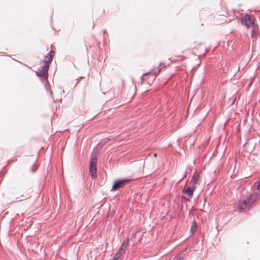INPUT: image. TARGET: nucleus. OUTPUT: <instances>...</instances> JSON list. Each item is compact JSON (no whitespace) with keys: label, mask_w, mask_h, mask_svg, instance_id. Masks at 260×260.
Returning a JSON list of instances; mask_svg holds the SVG:
<instances>
[{"label":"nucleus","mask_w":260,"mask_h":260,"mask_svg":"<svg viewBox=\"0 0 260 260\" xmlns=\"http://www.w3.org/2000/svg\"><path fill=\"white\" fill-rule=\"evenodd\" d=\"M196 187L193 186L192 187H188L184 190L185 193L189 197H191L193 194V191L195 189Z\"/></svg>","instance_id":"9"},{"label":"nucleus","mask_w":260,"mask_h":260,"mask_svg":"<svg viewBox=\"0 0 260 260\" xmlns=\"http://www.w3.org/2000/svg\"><path fill=\"white\" fill-rule=\"evenodd\" d=\"M96 162L97 160L95 157L91 158L89 165V171L92 179H94L96 177Z\"/></svg>","instance_id":"3"},{"label":"nucleus","mask_w":260,"mask_h":260,"mask_svg":"<svg viewBox=\"0 0 260 260\" xmlns=\"http://www.w3.org/2000/svg\"><path fill=\"white\" fill-rule=\"evenodd\" d=\"M41 70L36 72L38 76L46 78L48 74L49 66H41Z\"/></svg>","instance_id":"4"},{"label":"nucleus","mask_w":260,"mask_h":260,"mask_svg":"<svg viewBox=\"0 0 260 260\" xmlns=\"http://www.w3.org/2000/svg\"><path fill=\"white\" fill-rule=\"evenodd\" d=\"M177 260H184L183 258V257H179L178 258H177Z\"/></svg>","instance_id":"13"},{"label":"nucleus","mask_w":260,"mask_h":260,"mask_svg":"<svg viewBox=\"0 0 260 260\" xmlns=\"http://www.w3.org/2000/svg\"><path fill=\"white\" fill-rule=\"evenodd\" d=\"M257 27V26L256 25H254L253 26H252L251 28H252V29L251 32V37L253 38L254 37L255 35V31Z\"/></svg>","instance_id":"11"},{"label":"nucleus","mask_w":260,"mask_h":260,"mask_svg":"<svg viewBox=\"0 0 260 260\" xmlns=\"http://www.w3.org/2000/svg\"><path fill=\"white\" fill-rule=\"evenodd\" d=\"M196 222L193 221L191 226L190 231L191 232V233L193 234L194 233V232L196 231Z\"/></svg>","instance_id":"12"},{"label":"nucleus","mask_w":260,"mask_h":260,"mask_svg":"<svg viewBox=\"0 0 260 260\" xmlns=\"http://www.w3.org/2000/svg\"><path fill=\"white\" fill-rule=\"evenodd\" d=\"M161 69H158V68L156 69H153L151 70V71H149L147 73H144L142 77L143 80H144V78L147 75H151L152 76V79H154L156 76V75L159 73Z\"/></svg>","instance_id":"7"},{"label":"nucleus","mask_w":260,"mask_h":260,"mask_svg":"<svg viewBox=\"0 0 260 260\" xmlns=\"http://www.w3.org/2000/svg\"><path fill=\"white\" fill-rule=\"evenodd\" d=\"M199 175L196 173L194 174L192 176V180L191 182L192 183L193 185L195 184L199 180Z\"/></svg>","instance_id":"10"},{"label":"nucleus","mask_w":260,"mask_h":260,"mask_svg":"<svg viewBox=\"0 0 260 260\" xmlns=\"http://www.w3.org/2000/svg\"><path fill=\"white\" fill-rule=\"evenodd\" d=\"M196 48V47L195 46L192 47V49H194V48Z\"/></svg>","instance_id":"14"},{"label":"nucleus","mask_w":260,"mask_h":260,"mask_svg":"<svg viewBox=\"0 0 260 260\" xmlns=\"http://www.w3.org/2000/svg\"><path fill=\"white\" fill-rule=\"evenodd\" d=\"M254 18L252 15H245L241 17L242 23L247 27H251L254 25Z\"/></svg>","instance_id":"2"},{"label":"nucleus","mask_w":260,"mask_h":260,"mask_svg":"<svg viewBox=\"0 0 260 260\" xmlns=\"http://www.w3.org/2000/svg\"><path fill=\"white\" fill-rule=\"evenodd\" d=\"M54 51H51L49 53L45 56L44 59L43 60L44 63H45L46 65H48L49 63H50L54 56Z\"/></svg>","instance_id":"8"},{"label":"nucleus","mask_w":260,"mask_h":260,"mask_svg":"<svg viewBox=\"0 0 260 260\" xmlns=\"http://www.w3.org/2000/svg\"><path fill=\"white\" fill-rule=\"evenodd\" d=\"M127 181L126 179L116 180L112 187V190H116L122 187Z\"/></svg>","instance_id":"6"},{"label":"nucleus","mask_w":260,"mask_h":260,"mask_svg":"<svg viewBox=\"0 0 260 260\" xmlns=\"http://www.w3.org/2000/svg\"><path fill=\"white\" fill-rule=\"evenodd\" d=\"M127 245H128L127 241H124L122 243L121 247L119 249V250L116 252V253L115 254V255L114 257V258L115 259L117 260L120 257V256L122 254V252L125 250Z\"/></svg>","instance_id":"5"},{"label":"nucleus","mask_w":260,"mask_h":260,"mask_svg":"<svg viewBox=\"0 0 260 260\" xmlns=\"http://www.w3.org/2000/svg\"><path fill=\"white\" fill-rule=\"evenodd\" d=\"M260 199V179L257 186L256 191L253 194H250L249 197L244 198L239 201L238 207L241 211L247 208L252 205L254 202Z\"/></svg>","instance_id":"1"}]
</instances>
